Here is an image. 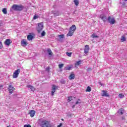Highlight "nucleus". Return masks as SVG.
Returning a JSON list of instances; mask_svg holds the SVG:
<instances>
[{"label":"nucleus","instance_id":"20","mask_svg":"<svg viewBox=\"0 0 127 127\" xmlns=\"http://www.w3.org/2000/svg\"><path fill=\"white\" fill-rule=\"evenodd\" d=\"M72 67H73V65H71L70 66H69V65H67V66H65L64 70H68L69 71H70V70H71V69H72Z\"/></svg>","mask_w":127,"mask_h":127},{"label":"nucleus","instance_id":"15","mask_svg":"<svg viewBox=\"0 0 127 127\" xmlns=\"http://www.w3.org/2000/svg\"><path fill=\"white\" fill-rule=\"evenodd\" d=\"M27 38L29 41L32 40V39H33V33H30V34L28 35L27 36Z\"/></svg>","mask_w":127,"mask_h":127},{"label":"nucleus","instance_id":"48","mask_svg":"<svg viewBox=\"0 0 127 127\" xmlns=\"http://www.w3.org/2000/svg\"><path fill=\"white\" fill-rule=\"evenodd\" d=\"M72 108H73V109H74V108H75V106H73L72 107Z\"/></svg>","mask_w":127,"mask_h":127},{"label":"nucleus","instance_id":"13","mask_svg":"<svg viewBox=\"0 0 127 127\" xmlns=\"http://www.w3.org/2000/svg\"><path fill=\"white\" fill-rule=\"evenodd\" d=\"M59 41H60V42H63V40H64V38H65V37H64V35L62 34V35H59Z\"/></svg>","mask_w":127,"mask_h":127},{"label":"nucleus","instance_id":"24","mask_svg":"<svg viewBox=\"0 0 127 127\" xmlns=\"http://www.w3.org/2000/svg\"><path fill=\"white\" fill-rule=\"evenodd\" d=\"M2 11L4 14H7V10L6 9V8H3Z\"/></svg>","mask_w":127,"mask_h":127},{"label":"nucleus","instance_id":"46","mask_svg":"<svg viewBox=\"0 0 127 127\" xmlns=\"http://www.w3.org/2000/svg\"><path fill=\"white\" fill-rule=\"evenodd\" d=\"M78 104H79V101H77V102L75 103V105H78Z\"/></svg>","mask_w":127,"mask_h":127},{"label":"nucleus","instance_id":"29","mask_svg":"<svg viewBox=\"0 0 127 127\" xmlns=\"http://www.w3.org/2000/svg\"><path fill=\"white\" fill-rule=\"evenodd\" d=\"M92 38H99V36L96 35V34H93L91 35Z\"/></svg>","mask_w":127,"mask_h":127},{"label":"nucleus","instance_id":"3","mask_svg":"<svg viewBox=\"0 0 127 127\" xmlns=\"http://www.w3.org/2000/svg\"><path fill=\"white\" fill-rule=\"evenodd\" d=\"M7 90L9 92V95H11L13 93V91L15 90V88L12 86V82H10L8 86Z\"/></svg>","mask_w":127,"mask_h":127},{"label":"nucleus","instance_id":"35","mask_svg":"<svg viewBox=\"0 0 127 127\" xmlns=\"http://www.w3.org/2000/svg\"><path fill=\"white\" fill-rule=\"evenodd\" d=\"M93 70V69L91 67H88L87 69V72H90V71H92Z\"/></svg>","mask_w":127,"mask_h":127},{"label":"nucleus","instance_id":"7","mask_svg":"<svg viewBox=\"0 0 127 127\" xmlns=\"http://www.w3.org/2000/svg\"><path fill=\"white\" fill-rule=\"evenodd\" d=\"M100 18L103 20V22L105 23L108 20V17L105 14H101Z\"/></svg>","mask_w":127,"mask_h":127},{"label":"nucleus","instance_id":"45","mask_svg":"<svg viewBox=\"0 0 127 127\" xmlns=\"http://www.w3.org/2000/svg\"><path fill=\"white\" fill-rule=\"evenodd\" d=\"M122 120L123 121H125V117H122Z\"/></svg>","mask_w":127,"mask_h":127},{"label":"nucleus","instance_id":"28","mask_svg":"<svg viewBox=\"0 0 127 127\" xmlns=\"http://www.w3.org/2000/svg\"><path fill=\"white\" fill-rule=\"evenodd\" d=\"M60 83L61 84H66V80H65L64 79H61V80L60 81Z\"/></svg>","mask_w":127,"mask_h":127},{"label":"nucleus","instance_id":"36","mask_svg":"<svg viewBox=\"0 0 127 127\" xmlns=\"http://www.w3.org/2000/svg\"><path fill=\"white\" fill-rule=\"evenodd\" d=\"M119 97H120V98H121V99H123V98H124L125 97V96H124L122 94H119Z\"/></svg>","mask_w":127,"mask_h":127},{"label":"nucleus","instance_id":"32","mask_svg":"<svg viewBox=\"0 0 127 127\" xmlns=\"http://www.w3.org/2000/svg\"><path fill=\"white\" fill-rule=\"evenodd\" d=\"M45 34H46V33L45 32V31H43L42 33H41V37H43V36H45Z\"/></svg>","mask_w":127,"mask_h":127},{"label":"nucleus","instance_id":"37","mask_svg":"<svg viewBox=\"0 0 127 127\" xmlns=\"http://www.w3.org/2000/svg\"><path fill=\"white\" fill-rule=\"evenodd\" d=\"M2 48V43L0 41V49H1Z\"/></svg>","mask_w":127,"mask_h":127},{"label":"nucleus","instance_id":"38","mask_svg":"<svg viewBox=\"0 0 127 127\" xmlns=\"http://www.w3.org/2000/svg\"><path fill=\"white\" fill-rule=\"evenodd\" d=\"M50 68L49 67V66L46 67V71H47V72H49V70H50Z\"/></svg>","mask_w":127,"mask_h":127},{"label":"nucleus","instance_id":"27","mask_svg":"<svg viewBox=\"0 0 127 127\" xmlns=\"http://www.w3.org/2000/svg\"><path fill=\"white\" fill-rule=\"evenodd\" d=\"M81 63H82V61H78L75 63V66H78V65H81Z\"/></svg>","mask_w":127,"mask_h":127},{"label":"nucleus","instance_id":"23","mask_svg":"<svg viewBox=\"0 0 127 127\" xmlns=\"http://www.w3.org/2000/svg\"><path fill=\"white\" fill-rule=\"evenodd\" d=\"M53 14L55 16H58L60 14V12H59V11H55L53 12Z\"/></svg>","mask_w":127,"mask_h":127},{"label":"nucleus","instance_id":"41","mask_svg":"<svg viewBox=\"0 0 127 127\" xmlns=\"http://www.w3.org/2000/svg\"><path fill=\"white\" fill-rule=\"evenodd\" d=\"M37 18V15H34L33 17V19H36Z\"/></svg>","mask_w":127,"mask_h":127},{"label":"nucleus","instance_id":"4","mask_svg":"<svg viewBox=\"0 0 127 127\" xmlns=\"http://www.w3.org/2000/svg\"><path fill=\"white\" fill-rule=\"evenodd\" d=\"M36 29L38 33H40L42 29H43V23L41 22V23H38V26H37Z\"/></svg>","mask_w":127,"mask_h":127},{"label":"nucleus","instance_id":"6","mask_svg":"<svg viewBox=\"0 0 127 127\" xmlns=\"http://www.w3.org/2000/svg\"><path fill=\"white\" fill-rule=\"evenodd\" d=\"M108 21L110 24H115V23H116V20H115V18H111V16L108 17Z\"/></svg>","mask_w":127,"mask_h":127},{"label":"nucleus","instance_id":"11","mask_svg":"<svg viewBox=\"0 0 127 127\" xmlns=\"http://www.w3.org/2000/svg\"><path fill=\"white\" fill-rule=\"evenodd\" d=\"M5 45H6L7 46H9L10 45V44L11 43V41H10V39H7L4 42Z\"/></svg>","mask_w":127,"mask_h":127},{"label":"nucleus","instance_id":"40","mask_svg":"<svg viewBox=\"0 0 127 127\" xmlns=\"http://www.w3.org/2000/svg\"><path fill=\"white\" fill-rule=\"evenodd\" d=\"M63 124L62 123H61V124H60V125H59V126H58V127H62V126H63Z\"/></svg>","mask_w":127,"mask_h":127},{"label":"nucleus","instance_id":"2","mask_svg":"<svg viewBox=\"0 0 127 127\" xmlns=\"http://www.w3.org/2000/svg\"><path fill=\"white\" fill-rule=\"evenodd\" d=\"M24 8V6L22 5L13 4L10 9V11H21Z\"/></svg>","mask_w":127,"mask_h":127},{"label":"nucleus","instance_id":"1","mask_svg":"<svg viewBox=\"0 0 127 127\" xmlns=\"http://www.w3.org/2000/svg\"><path fill=\"white\" fill-rule=\"evenodd\" d=\"M38 125L41 127H51V125L48 121L44 120L43 119L38 120Z\"/></svg>","mask_w":127,"mask_h":127},{"label":"nucleus","instance_id":"34","mask_svg":"<svg viewBox=\"0 0 127 127\" xmlns=\"http://www.w3.org/2000/svg\"><path fill=\"white\" fill-rule=\"evenodd\" d=\"M72 97H68V99H67L68 102H71V101H72Z\"/></svg>","mask_w":127,"mask_h":127},{"label":"nucleus","instance_id":"43","mask_svg":"<svg viewBox=\"0 0 127 127\" xmlns=\"http://www.w3.org/2000/svg\"><path fill=\"white\" fill-rule=\"evenodd\" d=\"M3 85L2 84H0V89H1V88H3Z\"/></svg>","mask_w":127,"mask_h":127},{"label":"nucleus","instance_id":"9","mask_svg":"<svg viewBox=\"0 0 127 127\" xmlns=\"http://www.w3.org/2000/svg\"><path fill=\"white\" fill-rule=\"evenodd\" d=\"M90 49V47H89V45H86L85 46L84 52L85 54H87V53H89V50Z\"/></svg>","mask_w":127,"mask_h":127},{"label":"nucleus","instance_id":"21","mask_svg":"<svg viewBox=\"0 0 127 127\" xmlns=\"http://www.w3.org/2000/svg\"><path fill=\"white\" fill-rule=\"evenodd\" d=\"M69 80H73V79H75V74L74 73H71L69 76Z\"/></svg>","mask_w":127,"mask_h":127},{"label":"nucleus","instance_id":"22","mask_svg":"<svg viewBox=\"0 0 127 127\" xmlns=\"http://www.w3.org/2000/svg\"><path fill=\"white\" fill-rule=\"evenodd\" d=\"M73 34H74V32L70 31V30H69L68 33L66 35V36H72Z\"/></svg>","mask_w":127,"mask_h":127},{"label":"nucleus","instance_id":"30","mask_svg":"<svg viewBox=\"0 0 127 127\" xmlns=\"http://www.w3.org/2000/svg\"><path fill=\"white\" fill-rule=\"evenodd\" d=\"M91 91H92V89L91 88V87L88 86L86 90V92H91Z\"/></svg>","mask_w":127,"mask_h":127},{"label":"nucleus","instance_id":"19","mask_svg":"<svg viewBox=\"0 0 127 127\" xmlns=\"http://www.w3.org/2000/svg\"><path fill=\"white\" fill-rule=\"evenodd\" d=\"M118 113L120 115H124V113H125V111H124V109L121 108L118 110Z\"/></svg>","mask_w":127,"mask_h":127},{"label":"nucleus","instance_id":"44","mask_svg":"<svg viewBox=\"0 0 127 127\" xmlns=\"http://www.w3.org/2000/svg\"><path fill=\"white\" fill-rule=\"evenodd\" d=\"M87 121H89V122H91V121H92V118H88V119H87Z\"/></svg>","mask_w":127,"mask_h":127},{"label":"nucleus","instance_id":"26","mask_svg":"<svg viewBox=\"0 0 127 127\" xmlns=\"http://www.w3.org/2000/svg\"><path fill=\"white\" fill-rule=\"evenodd\" d=\"M121 40L122 42H124V41H127V39L126 38V37H125V36H122Z\"/></svg>","mask_w":127,"mask_h":127},{"label":"nucleus","instance_id":"49","mask_svg":"<svg viewBox=\"0 0 127 127\" xmlns=\"http://www.w3.org/2000/svg\"><path fill=\"white\" fill-rule=\"evenodd\" d=\"M125 0V1H127V0Z\"/></svg>","mask_w":127,"mask_h":127},{"label":"nucleus","instance_id":"50","mask_svg":"<svg viewBox=\"0 0 127 127\" xmlns=\"http://www.w3.org/2000/svg\"><path fill=\"white\" fill-rule=\"evenodd\" d=\"M64 120L63 119H62V121H63Z\"/></svg>","mask_w":127,"mask_h":127},{"label":"nucleus","instance_id":"47","mask_svg":"<svg viewBox=\"0 0 127 127\" xmlns=\"http://www.w3.org/2000/svg\"><path fill=\"white\" fill-rule=\"evenodd\" d=\"M2 25V23L1 22H0V26H1Z\"/></svg>","mask_w":127,"mask_h":127},{"label":"nucleus","instance_id":"10","mask_svg":"<svg viewBox=\"0 0 127 127\" xmlns=\"http://www.w3.org/2000/svg\"><path fill=\"white\" fill-rule=\"evenodd\" d=\"M45 51H47L50 57H51V56H53V53H52V51H51V49L50 48L47 49V50H46Z\"/></svg>","mask_w":127,"mask_h":127},{"label":"nucleus","instance_id":"18","mask_svg":"<svg viewBox=\"0 0 127 127\" xmlns=\"http://www.w3.org/2000/svg\"><path fill=\"white\" fill-rule=\"evenodd\" d=\"M69 30L74 32L75 30H76V26L75 25H72V26L70 27Z\"/></svg>","mask_w":127,"mask_h":127},{"label":"nucleus","instance_id":"39","mask_svg":"<svg viewBox=\"0 0 127 127\" xmlns=\"http://www.w3.org/2000/svg\"><path fill=\"white\" fill-rule=\"evenodd\" d=\"M24 127H31V126H30V125L28 124V125H25L24 126Z\"/></svg>","mask_w":127,"mask_h":127},{"label":"nucleus","instance_id":"25","mask_svg":"<svg viewBox=\"0 0 127 127\" xmlns=\"http://www.w3.org/2000/svg\"><path fill=\"white\" fill-rule=\"evenodd\" d=\"M73 2L75 5H79V3H80V2H79V0H74Z\"/></svg>","mask_w":127,"mask_h":127},{"label":"nucleus","instance_id":"12","mask_svg":"<svg viewBox=\"0 0 127 127\" xmlns=\"http://www.w3.org/2000/svg\"><path fill=\"white\" fill-rule=\"evenodd\" d=\"M102 97H109L110 95L108 93V91L106 90H102Z\"/></svg>","mask_w":127,"mask_h":127},{"label":"nucleus","instance_id":"16","mask_svg":"<svg viewBox=\"0 0 127 127\" xmlns=\"http://www.w3.org/2000/svg\"><path fill=\"white\" fill-rule=\"evenodd\" d=\"M27 87L28 88V89H29L30 90H31L32 92H34V91L35 90V88H34V87L30 85H27Z\"/></svg>","mask_w":127,"mask_h":127},{"label":"nucleus","instance_id":"14","mask_svg":"<svg viewBox=\"0 0 127 127\" xmlns=\"http://www.w3.org/2000/svg\"><path fill=\"white\" fill-rule=\"evenodd\" d=\"M21 45L23 47H25L27 45V42L25 40L23 39L21 41Z\"/></svg>","mask_w":127,"mask_h":127},{"label":"nucleus","instance_id":"42","mask_svg":"<svg viewBox=\"0 0 127 127\" xmlns=\"http://www.w3.org/2000/svg\"><path fill=\"white\" fill-rule=\"evenodd\" d=\"M98 84H99V85H100L101 86H103V84L102 82H99L98 83Z\"/></svg>","mask_w":127,"mask_h":127},{"label":"nucleus","instance_id":"33","mask_svg":"<svg viewBox=\"0 0 127 127\" xmlns=\"http://www.w3.org/2000/svg\"><path fill=\"white\" fill-rule=\"evenodd\" d=\"M63 66H64V64H59V67L60 69H61V68H62V67H63Z\"/></svg>","mask_w":127,"mask_h":127},{"label":"nucleus","instance_id":"8","mask_svg":"<svg viewBox=\"0 0 127 127\" xmlns=\"http://www.w3.org/2000/svg\"><path fill=\"white\" fill-rule=\"evenodd\" d=\"M58 89V86H57L55 85H53L52 86V90L53 91H51V95L52 96H54V93H55V91L57 90Z\"/></svg>","mask_w":127,"mask_h":127},{"label":"nucleus","instance_id":"17","mask_svg":"<svg viewBox=\"0 0 127 127\" xmlns=\"http://www.w3.org/2000/svg\"><path fill=\"white\" fill-rule=\"evenodd\" d=\"M29 115H30L31 118H33L34 117V115H35V111L34 110H31L29 113Z\"/></svg>","mask_w":127,"mask_h":127},{"label":"nucleus","instance_id":"5","mask_svg":"<svg viewBox=\"0 0 127 127\" xmlns=\"http://www.w3.org/2000/svg\"><path fill=\"white\" fill-rule=\"evenodd\" d=\"M19 72H20V69H17V70H15V71L13 74V78H17V77H18Z\"/></svg>","mask_w":127,"mask_h":127},{"label":"nucleus","instance_id":"31","mask_svg":"<svg viewBox=\"0 0 127 127\" xmlns=\"http://www.w3.org/2000/svg\"><path fill=\"white\" fill-rule=\"evenodd\" d=\"M66 55H67V56H68V57H71V56H72V53H69L68 52H66Z\"/></svg>","mask_w":127,"mask_h":127}]
</instances>
